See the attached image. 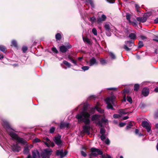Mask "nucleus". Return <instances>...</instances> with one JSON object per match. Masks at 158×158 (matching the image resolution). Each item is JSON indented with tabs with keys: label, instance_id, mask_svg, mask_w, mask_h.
Returning a JSON list of instances; mask_svg holds the SVG:
<instances>
[{
	"label": "nucleus",
	"instance_id": "f257e3e1",
	"mask_svg": "<svg viewBox=\"0 0 158 158\" xmlns=\"http://www.w3.org/2000/svg\"><path fill=\"white\" fill-rule=\"evenodd\" d=\"M88 103H85L80 104L75 109L76 110L79 109L82 110L81 112L77 114L76 116V118L77 119L78 123H81L83 122L86 125H88L90 123V114L88 111Z\"/></svg>",
	"mask_w": 158,
	"mask_h": 158
},
{
	"label": "nucleus",
	"instance_id": "f03ea898",
	"mask_svg": "<svg viewBox=\"0 0 158 158\" xmlns=\"http://www.w3.org/2000/svg\"><path fill=\"white\" fill-rule=\"evenodd\" d=\"M1 124L4 130L6 131L14 140L16 142L23 145L26 144L27 141L24 139L19 137L15 132V130L11 127L9 122L6 119L2 118L1 120Z\"/></svg>",
	"mask_w": 158,
	"mask_h": 158
},
{
	"label": "nucleus",
	"instance_id": "7ed1b4c3",
	"mask_svg": "<svg viewBox=\"0 0 158 158\" xmlns=\"http://www.w3.org/2000/svg\"><path fill=\"white\" fill-rule=\"evenodd\" d=\"M115 97L114 95H111L110 97L107 98L105 99V102L107 104V108L108 109L114 110V108L111 105L114 104Z\"/></svg>",
	"mask_w": 158,
	"mask_h": 158
},
{
	"label": "nucleus",
	"instance_id": "20e7f679",
	"mask_svg": "<svg viewBox=\"0 0 158 158\" xmlns=\"http://www.w3.org/2000/svg\"><path fill=\"white\" fill-rule=\"evenodd\" d=\"M91 153L89 154V156L90 158L96 157L98 155H102V152L100 149L95 148H92L91 149Z\"/></svg>",
	"mask_w": 158,
	"mask_h": 158
},
{
	"label": "nucleus",
	"instance_id": "39448f33",
	"mask_svg": "<svg viewBox=\"0 0 158 158\" xmlns=\"http://www.w3.org/2000/svg\"><path fill=\"white\" fill-rule=\"evenodd\" d=\"M125 44L124 45L123 48L127 51H130L131 49L130 48L135 46L134 41L132 40L126 41H125Z\"/></svg>",
	"mask_w": 158,
	"mask_h": 158
},
{
	"label": "nucleus",
	"instance_id": "423d86ee",
	"mask_svg": "<svg viewBox=\"0 0 158 158\" xmlns=\"http://www.w3.org/2000/svg\"><path fill=\"white\" fill-rule=\"evenodd\" d=\"M52 150L50 148L44 149L41 155L42 158H49V157L52 154Z\"/></svg>",
	"mask_w": 158,
	"mask_h": 158
},
{
	"label": "nucleus",
	"instance_id": "0eeeda50",
	"mask_svg": "<svg viewBox=\"0 0 158 158\" xmlns=\"http://www.w3.org/2000/svg\"><path fill=\"white\" fill-rule=\"evenodd\" d=\"M100 117V115L97 114L93 115L91 116V120L92 121H94V122L99 126H102V122L100 120L99 118Z\"/></svg>",
	"mask_w": 158,
	"mask_h": 158
},
{
	"label": "nucleus",
	"instance_id": "6e6552de",
	"mask_svg": "<svg viewBox=\"0 0 158 158\" xmlns=\"http://www.w3.org/2000/svg\"><path fill=\"white\" fill-rule=\"evenodd\" d=\"M142 126L145 128L147 132L151 134L152 133V130L150 123L146 121H143L142 123Z\"/></svg>",
	"mask_w": 158,
	"mask_h": 158
},
{
	"label": "nucleus",
	"instance_id": "1a4fd4ad",
	"mask_svg": "<svg viewBox=\"0 0 158 158\" xmlns=\"http://www.w3.org/2000/svg\"><path fill=\"white\" fill-rule=\"evenodd\" d=\"M68 152L65 150L64 152L63 149L56 150V156H60V158H62L65 156L67 154Z\"/></svg>",
	"mask_w": 158,
	"mask_h": 158
},
{
	"label": "nucleus",
	"instance_id": "9d476101",
	"mask_svg": "<svg viewBox=\"0 0 158 158\" xmlns=\"http://www.w3.org/2000/svg\"><path fill=\"white\" fill-rule=\"evenodd\" d=\"M86 62L87 64L90 66L97 65L98 64V61L94 57L92 58L89 61H86Z\"/></svg>",
	"mask_w": 158,
	"mask_h": 158
},
{
	"label": "nucleus",
	"instance_id": "9b49d317",
	"mask_svg": "<svg viewBox=\"0 0 158 158\" xmlns=\"http://www.w3.org/2000/svg\"><path fill=\"white\" fill-rule=\"evenodd\" d=\"M26 158H40L39 152L37 150H34L32 152V157L30 154Z\"/></svg>",
	"mask_w": 158,
	"mask_h": 158
},
{
	"label": "nucleus",
	"instance_id": "f8f14e48",
	"mask_svg": "<svg viewBox=\"0 0 158 158\" xmlns=\"http://www.w3.org/2000/svg\"><path fill=\"white\" fill-rule=\"evenodd\" d=\"M61 136L58 135L56 136L53 139L56 144L59 146H60L62 145V142L61 140Z\"/></svg>",
	"mask_w": 158,
	"mask_h": 158
},
{
	"label": "nucleus",
	"instance_id": "ddd939ff",
	"mask_svg": "<svg viewBox=\"0 0 158 158\" xmlns=\"http://www.w3.org/2000/svg\"><path fill=\"white\" fill-rule=\"evenodd\" d=\"M72 47L71 45L67 46H65L64 45H62L60 47V51L63 52L65 53L66 52L67 50L71 48Z\"/></svg>",
	"mask_w": 158,
	"mask_h": 158
},
{
	"label": "nucleus",
	"instance_id": "4468645a",
	"mask_svg": "<svg viewBox=\"0 0 158 158\" xmlns=\"http://www.w3.org/2000/svg\"><path fill=\"white\" fill-rule=\"evenodd\" d=\"M12 150L14 152H18L21 150V147L16 144H13L11 146Z\"/></svg>",
	"mask_w": 158,
	"mask_h": 158
},
{
	"label": "nucleus",
	"instance_id": "2eb2a0df",
	"mask_svg": "<svg viewBox=\"0 0 158 158\" xmlns=\"http://www.w3.org/2000/svg\"><path fill=\"white\" fill-rule=\"evenodd\" d=\"M106 19V16L104 15H102L101 16L99 17L97 20V22L98 23L100 24L102 23L103 22L105 21Z\"/></svg>",
	"mask_w": 158,
	"mask_h": 158
},
{
	"label": "nucleus",
	"instance_id": "dca6fc26",
	"mask_svg": "<svg viewBox=\"0 0 158 158\" xmlns=\"http://www.w3.org/2000/svg\"><path fill=\"white\" fill-rule=\"evenodd\" d=\"M149 89L147 87L143 88L142 90V94L145 97L147 96L149 94Z\"/></svg>",
	"mask_w": 158,
	"mask_h": 158
},
{
	"label": "nucleus",
	"instance_id": "f3484780",
	"mask_svg": "<svg viewBox=\"0 0 158 158\" xmlns=\"http://www.w3.org/2000/svg\"><path fill=\"white\" fill-rule=\"evenodd\" d=\"M127 109H120L119 110V113L121 114H125L131 113V112L127 111Z\"/></svg>",
	"mask_w": 158,
	"mask_h": 158
},
{
	"label": "nucleus",
	"instance_id": "a211bd4d",
	"mask_svg": "<svg viewBox=\"0 0 158 158\" xmlns=\"http://www.w3.org/2000/svg\"><path fill=\"white\" fill-rule=\"evenodd\" d=\"M136 19L137 21L140 22L144 23L147 21V18L145 17H138L136 18Z\"/></svg>",
	"mask_w": 158,
	"mask_h": 158
},
{
	"label": "nucleus",
	"instance_id": "6ab92c4d",
	"mask_svg": "<svg viewBox=\"0 0 158 158\" xmlns=\"http://www.w3.org/2000/svg\"><path fill=\"white\" fill-rule=\"evenodd\" d=\"M68 58L75 65H77V64L76 61L74 60L73 59V57L70 55L68 56Z\"/></svg>",
	"mask_w": 158,
	"mask_h": 158
},
{
	"label": "nucleus",
	"instance_id": "aec40b11",
	"mask_svg": "<svg viewBox=\"0 0 158 158\" xmlns=\"http://www.w3.org/2000/svg\"><path fill=\"white\" fill-rule=\"evenodd\" d=\"M85 3L87 5L89 4L92 8H94V4L92 0H85Z\"/></svg>",
	"mask_w": 158,
	"mask_h": 158
},
{
	"label": "nucleus",
	"instance_id": "412c9836",
	"mask_svg": "<svg viewBox=\"0 0 158 158\" xmlns=\"http://www.w3.org/2000/svg\"><path fill=\"white\" fill-rule=\"evenodd\" d=\"M69 124L68 123L62 122L61 123L60 125V128L61 129L66 127H68L69 126Z\"/></svg>",
	"mask_w": 158,
	"mask_h": 158
},
{
	"label": "nucleus",
	"instance_id": "4be33fe9",
	"mask_svg": "<svg viewBox=\"0 0 158 158\" xmlns=\"http://www.w3.org/2000/svg\"><path fill=\"white\" fill-rule=\"evenodd\" d=\"M83 130L84 132L87 133H89L90 127L89 126L85 125L83 127Z\"/></svg>",
	"mask_w": 158,
	"mask_h": 158
},
{
	"label": "nucleus",
	"instance_id": "5701e85b",
	"mask_svg": "<svg viewBox=\"0 0 158 158\" xmlns=\"http://www.w3.org/2000/svg\"><path fill=\"white\" fill-rule=\"evenodd\" d=\"M5 133L0 129V140L2 141L5 139Z\"/></svg>",
	"mask_w": 158,
	"mask_h": 158
},
{
	"label": "nucleus",
	"instance_id": "b1692460",
	"mask_svg": "<svg viewBox=\"0 0 158 158\" xmlns=\"http://www.w3.org/2000/svg\"><path fill=\"white\" fill-rule=\"evenodd\" d=\"M128 37L131 40H135L136 38V36L135 34L134 33H131L129 34Z\"/></svg>",
	"mask_w": 158,
	"mask_h": 158
},
{
	"label": "nucleus",
	"instance_id": "393cba45",
	"mask_svg": "<svg viewBox=\"0 0 158 158\" xmlns=\"http://www.w3.org/2000/svg\"><path fill=\"white\" fill-rule=\"evenodd\" d=\"M83 41L85 42H86L87 44H89L91 45L92 44L91 40L89 39L88 38L83 37Z\"/></svg>",
	"mask_w": 158,
	"mask_h": 158
},
{
	"label": "nucleus",
	"instance_id": "a878e982",
	"mask_svg": "<svg viewBox=\"0 0 158 158\" xmlns=\"http://www.w3.org/2000/svg\"><path fill=\"white\" fill-rule=\"evenodd\" d=\"M110 24L109 23H106L104 25V27L106 31L110 30Z\"/></svg>",
	"mask_w": 158,
	"mask_h": 158
},
{
	"label": "nucleus",
	"instance_id": "bb28decb",
	"mask_svg": "<svg viewBox=\"0 0 158 158\" xmlns=\"http://www.w3.org/2000/svg\"><path fill=\"white\" fill-rule=\"evenodd\" d=\"M94 109H96L98 111V112L102 114L104 113V110L103 109H102L101 108L97 106H95Z\"/></svg>",
	"mask_w": 158,
	"mask_h": 158
},
{
	"label": "nucleus",
	"instance_id": "cd10ccee",
	"mask_svg": "<svg viewBox=\"0 0 158 158\" xmlns=\"http://www.w3.org/2000/svg\"><path fill=\"white\" fill-rule=\"evenodd\" d=\"M55 37L56 40H60L62 38V36L61 34L60 33H57Z\"/></svg>",
	"mask_w": 158,
	"mask_h": 158
},
{
	"label": "nucleus",
	"instance_id": "c85d7f7f",
	"mask_svg": "<svg viewBox=\"0 0 158 158\" xmlns=\"http://www.w3.org/2000/svg\"><path fill=\"white\" fill-rule=\"evenodd\" d=\"M29 151V149L28 147H25L23 151V153L24 154H28Z\"/></svg>",
	"mask_w": 158,
	"mask_h": 158
},
{
	"label": "nucleus",
	"instance_id": "c756f323",
	"mask_svg": "<svg viewBox=\"0 0 158 158\" xmlns=\"http://www.w3.org/2000/svg\"><path fill=\"white\" fill-rule=\"evenodd\" d=\"M109 53L110 56L112 60H114L116 59V56L115 55H114V54L113 52H110Z\"/></svg>",
	"mask_w": 158,
	"mask_h": 158
},
{
	"label": "nucleus",
	"instance_id": "7c9ffc66",
	"mask_svg": "<svg viewBox=\"0 0 158 158\" xmlns=\"http://www.w3.org/2000/svg\"><path fill=\"white\" fill-rule=\"evenodd\" d=\"M6 50V47L2 45H0V50L3 52H5Z\"/></svg>",
	"mask_w": 158,
	"mask_h": 158
},
{
	"label": "nucleus",
	"instance_id": "2f4dec72",
	"mask_svg": "<svg viewBox=\"0 0 158 158\" xmlns=\"http://www.w3.org/2000/svg\"><path fill=\"white\" fill-rule=\"evenodd\" d=\"M12 46H13L15 47H17L18 46L17 41L15 40H13L11 42Z\"/></svg>",
	"mask_w": 158,
	"mask_h": 158
},
{
	"label": "nucleus",
	"instance_id": "473e14b6",
	"mask_svg": "<svg viewBox=\"0 0 158 158\" xmlns=\"http://www.w3.org/2000/svg\"><path fill=\"white\" fill-rule=\"evenodd\" d=\"M63 63L66 65L68 68H69L71 67V64L68 61L64 60L63 61Z\"/></svg>",
	"mask_w": 158,
	"mask_h": 158
},
{
	"label": "nucleus",
	"instance_id": "72a5a7b5",
	"mask_svg": "<svg viewBox=\"0 0 158 158\" xmlns=\"http://www.w3.org/2000/svg\"><path fill=\"white\" fill-rule=\"evenodd\" d=\"M89 21L91 22L92 23H94L96 21V18L94 16L90 18Z\"/></svg>",
	"mask_w": 158,
	"mask_h": 158
},
{
	"label": "nucleus",
	"instance_id": "f704fd0d",
	"mask_svg": "<svg viewBox=\"0 0 158 158\" xmlns=\"http://www.w3.org/2000/svg\"><path fill=\"white\" fill-rule=\"evenodd\" d=\"M126 18L127 20L129 21V22H131V20H130L131 15L129 13H126Z\"/></svg>",
	"mask_w": 158,
	"mask_h": 158
},
{
	"label": "nucleus",
	"instance_id": "c9c22d12",
	"mask_svg": "<svg viewBox=\"0 0 158 158\" xmlns=\"http://www.w3.org/2000/svg\"><path fill=\"white\" fill-rule=\"evenodd\" d=\"M139 85L138 84H135L134 86V90L135 91H137L139 90Z\"/></svg>",
	"mask_w": 158,
	"mask_h": 158
},
{
	"label": "nucleus",
	"instance_id": "e433bc0d",
	"mask_svg": "<svg viewBox=\"0 0 158 158\" xmlns=\"http://www.w3.org/2000/svg\"><path fill=\"white\" fill-rule=\"evenodd\" d=\"M100 62L103 65H104L107 63L106 60L103 59H101L100 60Z\"/></svg>",
	"mask_w": 158,
	"mask_h": 158
},
{
	"label": "nucleus",
	"instance_id": "4c0bfd02",
	"mask_svg": "<svg viewBox=\"0 0 158 158\" xmlns=\"http://www.w3.org/2000/svg\"><path fill=\"white\" fill-rule=\"evenodd\" d=\"M135 8L136 11L138 12H140V9H139L140 7H139V5L138 4H135Z\"/></svg>",
	"mask_w": 158,
	"mask_h": 158
},
{
	"label": "nucleus",
	"instance_id": "58836bf2",
	"mask_svg": "<svg viewBox=\"0 0 158 158\" xmlns=\"http://www.w3.org/2000/svg\"><path fill=\"white\" fill-rule=\"evenodd\" d=\"M143 46V42L140 41H139L138 43V48H141Z\"/></svg>",
	"mask_w": 158,
	"mask_h": 158
},
{
	"label": "nucleus",
	"instance_id": "ea45409f",
	"mask_svg": "<svg viewBox=\"0 0 158 158\" xmlns=\"http://www.w3.org/2000/svg\"><path fill=\"white\" fill-rule=\"evenodd\" d=\"M106 135L105 134L101 135L100 136V138L102 140L104 141L106 138Z\"/></svg>",
	"mask_w": 158,
	"mask_h": 158
},
{
	"label": "nucleus",
	"instance_id": "a19ab883",
	"mask_svg": "<svg viewBox=\"0 0 158 158\" xmlns=\"http://www.w3.org/2000/svg\"><path fill=\"white\" fill-rule=\"evenodd\" d=\"M106 133V131L103 128H101L100 130V133L101 135L105 134Z\"/></svg>",
	"mask_w": 158,
	"mask_h": 158
},
{
	"label": "nucleus",
	"instance_id": "79ce46f5",
	"mask_svg": "<svg viewBox=\"0 0 158 158\" xmlns=\"http://www.w3.org/2000/svg\"><path fill=\"white\" fill-rule=\"evenodd\" d=\"M127 100L130 103H132V101L131 97L129 96H127Z\"/></svg>",
	"mask_w": 158,
	"mask_h": 158
},
{
	"label": "nucleus",
	"instance_id": "37998d69",
	"mask_svg": "<svg viewBox=\"0 0 158 158\" xmlns=\"http://www.w3.org/2000/svg\"><path fill=\"white\" fill-rule=\"evenodd\" d=\"M27 48L26 46H24L22 48V50L24 53L26 52L27 50Z\"/></svg>",
	"mask_w": 158,
	"mask_h": 158
},
{
	"label": "nucleus",
	"instance_id": "c03bdc74",
	"mask_svg": "<svg viewBox=\"0 0 158 158\" xmlns=\"http://www.w3.org/2000/svg\"><path fill=\"white\" fill-rule=\"evenodd\" d=\"M92 32L95 35H96L97 34V30L95 28H94L92 29Z\"/></svg>",
	"mask_w": 158,
	"mask_h": 158
},
{
	"label": "nucleus",
	"instance_id": "a18cd8bd",
	"mask_svg": "<svg viewBox=\"0 0 158 158\" xmlns=\"http://www.w3.org/2000/svg\"><path fill=\"white\" fill-rule=\"evenodd\" d=\"M89 69V67L88 66H84L81 67V69L84 71L87 70Z\"/></svg>",
	"mask_w": 158,
	"mask_h": 158
},
{
	"label": "nucleus",
	"instance_id": "49530a36",
	"mask_svg": "<svg viewBox=\"0 0 158 158\" xmlns=\"http://www.w3.org/2000/svg\"><path fill=\"white\" fill-rule=\"evenodd\" d=\"M55 128L54 127H52L49 130V133H53L55 131Z\"/></svg>",
	"mask_w": 158,
	"mask_h": 158
},
{
	"label": "nucleus",
	"instance_id": "de8ad7c7",
	"mask_svg": "<svg viewBox=\"0 0 158 158\" xmlns=\"http://www.w3.org/2000/svg\"><path fill=\"white\" fill-rule=\"evenodd\" d=\"M52 50L53 52L56 53H58V51L55 47H52Z\"/></svg>",
	"mask_w": 158,
	"mask_h": 158
},
{
	"label": "nucleus",
	"instance_id": "09e8293b",
	"mask_svg": "<svg viewBox=\"0 0 158 158\" xmlns=\"http://www.w3.org/2000/svg\"><path fill=\"white\" fill-rule=\"evenodd\" d=\"M105 142L107 145H109L110 143V141L108 138H107L105 140Z\"/></svg>",
	"mask_w": 158,
	"mask_h": 158
},
{
	"label": "nucleus",
	"instance_id": "8fccbe9b",
	"mask_svg": "<svg viewBox=\"0 0 158 158\" xmlns=\"http://www.w3.org/2000/svg\"><path fill=\"white\" fill-rule=\"evenodd\" d=\"M133 126L132 123H130L127 126V128L128 129L131 128V127Z\"/></svg>",
	"mask_w": 158,
	"mask_h": 158
},
{
	"label": "nucleus",
	"instance_id": "3c124183",
	"mask_svg": "<svg viewBox=\"0 0 158 158\" xmlns=\"http://www.w3.org/2000/svg\"><path fill=\"white\" fill-rule=\"evenodd\" d=\"M141 39L142 40H145L147 39V37L143 36V35H141L140 36Z\"/></svg>",
	"mask_w": 158,
	"mask_h": 158
},
{
	"label": "nucleus",
	"instance_id": "603ef678",
	"mask_svg": "<svg viewBox=\"0 0 158 158\" xmlns=\"http://www.w3.org/2000/svg\"><path fill=\"white\" fill-rule=\"evenodd\" d=\"M101 121L102 122V123H106L107 122L108 120L105 118H102Z\"/></svg>",
	"mask_w": 158,
	"mask_h": 158
},
{
	"label": "nucleus",
	"instance_id": "864d4df0",
	"mask_svg": "<svg viewBox=\"0 0 158 158\" xmlns=\"http://www.w3.org/2000/svg\"><path fill=\"white\" fill-rule=\"evenodd\" d=\"M118 88H107L106 89L108 90H115L117 89Z\"/></svg>",
	"mask_w": 158,
	"mask_h": 158
},
{
	"label": "nucleus",
	"instance_id": "5fc2aeb1",
	"mask_svg": "<svg viewBox=\"0 0 158 158\" xmlns=\"http://www.w3.org/2000/svg\"><path fill=\"white\" fill-rule=\"evenodd\" d=\"M102 158H112V157L109 155H105L102 156Z\"/></svg>",
	"mask_w": 158,
	"mask_h": 158
},
{
	"label": "nucleus",
	"instance_id": "6e6d98bb",
	"mask_svg": "<svg viewBox=\"0 0 158 158\" xmlns=\"http://www.w3.org/2000/svg\"><path fill=\"white\" fill-rule=\"evenodd\" d=\"M153 40L158 42V36L154 35V38L153 39Z\"/></svg>",
	"mask_w": 158,
	"mask_h": 158
},
{
	"label": "nucleus",
	"instance_id": "4d7b16f0",
	"mask_svg": "<svg viewBox=\"0 0 158 158\" xmlns=\"http://www.w3.org/2000/svg\"><path fill=\"white\" fill-rule=\"evenodd\" d=\"M110 30L108 31H106V34L107 36H110L111 35V33L110 32Z\"/></svg>",
	"mask_w": 158,
	"mask_h": 158
},
{
	"label": "nucleus",
	"instance_id": "13d9d810",
	"mask_svg": "<svg viewBox=\"0 0 158 158\" xmlns=\"http://www.w3.org/2000/svg\"><path fill=\"white\" fill-rule=\"evenodd\" d=\"M120 117L119 114H114L113 115V117L114 118H118Z\"/></svg>",
	"mask_w": 158,
	"mask_h": 158
},
{
	"label": "nucleus",
	"instance_id": "bf43d9fd",
	"mask_svg": "<svg viewBox=\"0 0 158 158\" xmlns=\"http://www.w3.org/2000/svg\"><path fill=\"white\" fill-rule=\"evenodd\" d=\"M81 153L82 156L84 157H85L87 155L86 153L83 151H81Z\"/></svg>",
	"mask_w": 158,
	"mask_h": 158
},
{
	"label": "nucleus",
	"instance_id": "052dcab7",
	"mask_svg": "<svg viewBox=\"0 0 158 158\" xmlns=\"http://www.w3.org/2000/svg\"><path fill=\"white\" fill-rule=\"evenodd\" d=\"M49 143L50 145V146H51L53 147H54L55 146V144L53 142H51V141H50V142H49Z\"/></svg>",
	"mask_w": 158,
	"mask_h": 158
},
{
	"label": "nucleus",
	"instance_id": "680f3d73",
	"mask_svg": "<svg viewBox=\"0 0 158 158\" xmlns=\"http://www.w3.org/2000/svg\"><path fill=\"white\" fill-rule=\"evenodd\" d=\"M129 23H131L134 26H136V25H137V24L136 22H133L131 21V22H129Z\"/></svg>",
	"mask_w": 158,
	"mask_h": 158
},
{
	"label": "nucleus",
	"instance_id": "e2e57ef3",
	"mask_svg": "<svg viewBox=\"0 0 158 158\" xmlns=\"http://www.w3.org/2000/svg\"><path fill=\"white\" fill-rule=\"evenodd\" d=\"M107 2L110 3H113L115 2V0H106Z\"/></svg>",
	"mask_w": 158,
	"mask_h": 158
},
{
	"label": "nucleus",
	"instance_id": "0e129e2a",
	"mask_svg": "<svg viewBox=\"0 0 158 158\" xmlns=\"http://www.w3.org/2000/svg\"><path fill=\"white\" fill-rule=\"evenodd\" d=\"M44 143L46 145V146L47 147H50V145L49 144V143H48L47 142H46V141H44Z\"/></svg>",
	"mask_w": 158,
	"mask_h": 158
},
{
	"label": "nucleus",
	"instance_id": "69168bd1",
	"mask_svg": "<svg viewBox=\"0 0 158 158\" xmlns=\"http://www.w3.org/2000/svg\"><path fill=\"white\" fill-rule=\"evenodd\" d=\"M125 124L124 123H120L119 124V126L120 127H123L125 125Z\"/></svg>",
	"mask_w": 158,
	"mask_h": 158
},
{
	"label": "nucleus",
	"instance_id": "338daca9",
	"mask_svg": "<svg viewBox=\"0 0 158 158\" xmlns=\"http://www.w3.org/2000/svg\"><path fill=\"white\" fill-rule=\"evenodd\" d=\"M34 141L35 142H38L40 141V140L38 138H35L34 139Z\"/></svg>",
	"mask_w": 158,
	"mask_h": 158
},
{
	"label": "nucleus",
	"instance_id": "774afa93",
	"mask_svg": "<svg viewBox=\"0 0 158 158\" xmlns=\"http://www.w3.org/2000/svg\"><path fill=\"white\" fill-rule=\"evenodd\" d=\"M154 23H158V17L155 19L154 20Z\"/></svg>",
	"mask_w": 158,
	"mask_h": 158
}]
</instances>
